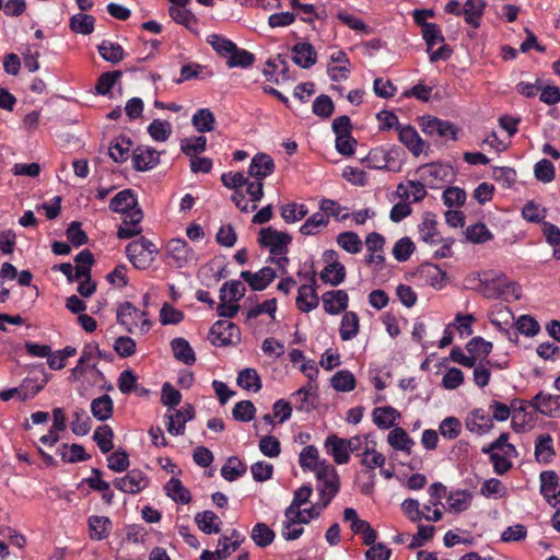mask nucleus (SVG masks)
Instances as JSON below:
<instances>
[{"instance_id": "nucleus-1", "label": "nucleus", "mask_w": 560, "mask_h": 560, "mask_svg": "<svg viewBox=\"0 0 560 560\" xmlns=\"http://www.w3.org/2000/svg\"><path fill=\"white\" fill-rule=\"evenodd\" d=\"M317 478L320 481L317 490L320 497L319 502L314 501V505L310 509H305L304 512L308 518L315 520L319 517L323 510H325L331 502V500L339 492V479L335 476L331 479L325 478V471H318Z\"/></svg>"}, {"instance_id": "nucleus-2", "label": "nucleus", "mask_w": 560, "mask_h": 560, "mask_svg": "<svg viewBox=\"0 0 560 560\" xmlns=\"http://www.w3.org/2000/svg\"><path fill=\"white\" fill-rule=\"evenodd\" d=\"M208 339L215 347L236 345L241 341V330L234 323L220 319L211 326Z\"/></svg>"}, {"instance_id": "nucleus-3", "label": "nucleus", "mask_w": 560, "mask_h": 560, "mask_svg": "<svg viewBox=\"0 0 560 560\" xmlns=\"http://www.w3.org/2000/svg\"><path fill=\"white\" fill-rule=\"evenodd\" d=\"M419 178L429 188L435 189L441 186L442 183L447 182L448 177L452 176V167L441 163H430L420 166L417 170Z\"/></svg>"}, {"instance_id": "nucleus-4", "label": "nucleus", "mask_w": 560, "mask_h": 560, "mask_svg": "<svg viewBox=\"0 0 560 560\" xmlns=\"http://www.w3.org/2000/svg\"><path fill=\"white\" fill-rule=\"evenodd\" d=\"M421 130L429 137L438 139L456 140L457 129L446 120L439 119L433 116H423L420 119Z\"/></svg>"}, {"instance_id": "nucleus-5", "label": "nucleus", "mask_w": 560, "mask_h": 560, "mask_svg": "<svg viewBox=\"0 0 560 560\" xmlns=\"http://www.w3.org/2000/svg\"><path fill=\"white\" fill-rule=\"evenodd\" d=\"M113 485L116 489L125 493L137 494L148 487L149 479L143 471L132 469L124 477L115 478Z\"/></svg>"}, {"instance_id": "nucleus-6", "label": "nucleus", "mask_w": 560, "mask_h": 560, "mask_svg": "<svg viewBox=\"0 0 560 560\" xmlns=\"http://www.w3.org/2000/svg\"><path fill=\"white\" fill-rule=\"evenodd\" d=\"M327 266L320 272V279L331 285L340 284L346 278V269L342 264L336 260V252L328 249L324 253Z\"/></svg>"}, {"instance_id": "nucleus-7", "label": "nucleus", "mask_w": 560, "mask_h": 560, "mask_svg": "<svg viewBox=\"0 0 560 560\" xmlns=\"http://www.w3.org/2000/svg\"><path fill=\"white\" fill-rule=\"evenodd\" d=\"M327 74L334 82L345 81L349 78L350 60L343 50L334 51L329 57Z\"/></svg>"}, {"instance_id": "nucleus-8", "label": "nucleus", "mask_w": 560, "mask_h": 560, "mask_svg": "<svg viewBox=\"0 0 560 560\" xmlns=\"http://www.w3.org/2000/svg\"><path fill=\"white\" fill-rule=\"evenodd\" d=\"M540 493L553 508L560 504L559 477L553 470L540 472Z\"/></svg>"}, {"instance_id": "nucleus-9", "label": "nucleus", "mask_w": 560, "mask_h": 560, "mask_svg": "<svg viewBox=\"0 0 560 560\" xmlns=\"http://www.w3.org/2000/svg\"><path fill=\"white\" fill-rule=\"evenodd\" d=\"M196 416L195 408L191 404H185L174 415H166L168 421L166 423L167 432L172 435H183L185 433L186 422L192 420Z\"/></svg>"}, {"instance_id": "nucleus-10", "label": "nucleus", "mask_w": 560, "mask_h": 560, "mask_svg": "<svg viewBox=\"0 0 560 560\" xmlns=\"http://www.w3.org/2000/svg\"><path fill=\"white\" fill-rule=\"evenodd\" d=\"M532 405L535 411L544 416L550 418L560 416V395H551L539 392L533 397Z\"/></svg>"}, {"instance_id": "nucleus-11", "label": "nucleus", "mask_w": 560, "mask_h": 560, "mask_svg": "<svg viewBox=\"0 0 560 560\" xmlns=\"http://www.w3.org/2000/svg\"><path fill=\"white\" fill-rule=\"evenodd\" d=\"M160 162V153L150 147H138L132 153V165L136 171L145 172Z\"/></svg>"}, {"instance_id": "nucleus-12", "label": "nucleus", "mask_w": 560, "mask_h": 560, "mask_svg": "<svg viewBox=\"0 0 560 560\" xmlns=\"http://www.w3.org/2000/svg\"><path fill=\"white\" fill-rule=\"evenodd\" d=\"M273 159L267 153H257L252 158L248 175L255 179L264 180L275 172Z\"/></svg>"}, {"instance_id": "nucleus-13", "label": "nucleus", "mask_w": 560, "mask_h": 560, "mask_svg": "<svg viewBox=\"0 0 560 560\" xmlns=\"http://www.w3.org/2000/svg\"><path fill=\"white\" fill-rule=\"evenodd\" d=\"M109 208L114 212L129 215L132 211L141 210L138 206V199L131 189H124L115 195L110 200Z\"/></svg>"}, {"instance_id": "nucleus-14", "label": "nucleus", "mask_w": 560, "mask_h": 560, "mask_svg": "<svg viewBox=\"0 0 560 560\" xmlns=\"http://www.w3.org/2000/svg\"><path fill=\"white\" fill-rule=\"evenodd\" d=\"M466 429L478 435L488 433L493 428L489 413L482 408L474 409L466 419Z\"/></svg>"}, {"instance_id": "nucleus-15", "label": "nucleus", "mask_w": 560, "mask_h": 560, "mask_svg": "<svg viewBox=\"0 0 560 560\" xmlns=\"http://www.w3.org/2000/svg\"><path fill=\"white\" fill-rule=\"evenodd\" d=\"M398 139L415 156H419L424 150V141L410 125L398 127Z\"/></svg>"}, {"instance_id": "nucleus-16", "label": "nucleus", "mask_w": 560, "mask_h": 560, "mask_svg": "<svg viewBox=\"0 0 560 560\" xmlns=\"http://www.w3.org/2000/svg\"><path fill=\"white\" fill-rule=\"evenodd\" d=\"M397 196L407 202H420L427 196L424 183L420 180H407L398 184L396 188Z\"/></svg>"}, {"instance_id": "nucleus-17", "label": "nucleus", "mask_w": 560, "mask_h": 560, "mask_svg": "<svg viewBox=\"0 0 560 560\" xmlns=\"http://www.w3.org/2000/svg\"><path fill=\"white\" fill-rule=\"evenodd\" d=\"M487 285H492L494 289L493 293H489L488 296L508 299L513 296L514 299L520 298V287L516 283L509 281L505 276L500 275L493 279L485 278Z\"/></svg>"}, {"instance_id": "nucleus-18", "label": "nucleus", "mask_w": 560, "mask_h": 560, "mask_svg": "<svg viewBox=\"0 0 560 560\" xmlns=\"http://www.w3.org/2000/svg\"><path fill=\"white\" fill-rule=\"evenodd\" d=\"M241 277L254 291L265 290L276 278V271L271 267H264L257 272L242 271Z\"/></svg>"}, {"instance_id": "nucleus-19", "label": "nucleus", "mask_w": 560, "mask_h": 560, "mask_svg": "<svg viewBox=\"0 0 560 560\" xmlns=\"http://www.w3.org/2000/svg\"><path fill=\"white\" fill-rule=\"evenodd\" d=\"M311 280L312 284H302L299 288L295 301L296 307L303 313H308L315 310L319 303V299L314 287L316 280L314 277Z\"/></svg>"}, {"instance_id": "nucleus-20", "label": "nucleus", "mask_w": 560, "mask_h": 560, "mask_svg": "<svg viewBox=\"0 0 560 560\" xmlns=\"http://www.w3.org/2000/svg\"><path fill=\"white\" fill-rule=\"evenodd\" d=\"M322 300L325 312L336 315L347 310L349 296L343 290H335L324 293Z\"/></svg>"}, {"instance_id": "nucleus-21", "label": "nucleus", "mask_w": 560, "mask_h": 560, "mask_svg": "<svg viewBox=\"0 0 560 560\" xmlns=\"http://www.w3.org/2000/svg\"><path fill=\"white\" fill-rule=\"evenodd\" d=\"M291 50L293 62L303 69H310L317 61V54L310 43H298Z\"/></svg>"}, {"instance_id": "nucleus-22", "label": "nucleus", "mask_w": 560, "mask_h": 560, "mask_svg": "<svg viewBox=\"0 0 560 560\" xmlns=\"http://www.w3.org/2000/svg\"><path fill=\"white\" fill-rule=\"evenodd\" d=\"M147 312L139 311L132 303L124 302L117 308V322L126 327L128 332H133L132 327L137 326V320L145 316Z\"/></svg>"}, {"instance_id": "nucleus-23", "label": "nucleus", "mask_w": 560, "mask_h": 560, "mask_svg": "<svg viewBox=\"0 0 560 560\" xmlns=\"http://www.w3.org/2000/svg\"><path fill=\"white\" fill-rule=\"evenodd\" d=\"M126 253L135 268L147 269L152 265L158 250L151 247H126Z\"/></svg>"}, {"instance_id": "nucleus-24", "label": "nucleus", "mask_w": 560, "mask_h": 560, "mask_svg": "<svg viewBox=\"0 0 560 560\" xmlns=\"http://www.w3.org/2000/svg\"><path fill=\"white\" fill-rule=\"evenodd\" d=\"M90 539L100 541L106 539L113 527V523L107 516L91 515L88 518Z\"/></svg>"}, {"instance_id": "nucleus-25", "label": "nucleus", "mask_w": 560, "mask_h": 560, "mask_svg": "<svg viewBox=\"0 0 560 560\" xmlns=\"http://www.w3.org/2000/svg\"><path fill=\"white\" fill-rule=\"evenodd\" d=\"M420 241L427 244H436L441 241L438 232V221L433 213L425 212L418 225Z\"/></svg>"}, {"instance_id": "nucleus-26", "label": "nucleus", "mask_w": 560, "mask_h": 560, "mask_svg": "<svg viewBox=\"0 0 560 560\" xmlns=\"http://www.w3.org/2000/svg\"><path fill=\"white\" fill-rule=\"evenodd\" d=\"M142 210L132 211L129 215H125L122 223L118 228L117 237L119 240H128L141 233L140 222L142 221Z\"/></svg>"}, {"instance_id": "nucleus-27", "label": "nucleus", "mask_w": 560, "mask_h": 560, "mask_svg": "<svg viewBox=\"0 0 560 560\" xmlns=\"http://www.w3.org/2000/svg\"><path fill=\"white\" fill-rule=\"evenodd\" d=\"M346 445V439L335 434L327 436L325 441L327 452L334 457L335 463L338 465L347 464L350 459V454Z\"/></svg>"}, {"instance_id": "nucleus-28", "label": "nucleus", "mask_w": 560, "mask_h": 560, "mask_svg": "<svg viewBox=\"0 0 560 560\" xmlns=\"http://www.w3.org/2000/svg\"><path fill=\"white\" fill-rule=\"evenodd\" d=\"M555 455L552 436L548 433L538 435L535 441V457L537 462L548 464Z\"/></svg>"}, {"instance_id": "nucleus-29", "label": "nucleus", "mask_w": 560, "mask_h": 560, "mask_svg": "<svg viewBox=\"0 0 560 560\" xmlns=\"http://www.w3.org/2000/svg\"><path fill=\"white\" fill-rule=\"evenodd\" d=\"M171 348L176 360L187 365H191L196 362L195 351L185 338H174L171 341Z\"/></svg>"}, {"instance_id": "nucleus-30", "label": "nucleus", "mask_w": 560, "mask_h": 560, "mask_svg": "<svg viewBox=\"0 0 560 560\" xmlns=\"http://www.w3.org/2000/svg\"><path fill=\"white\" fill-rule=\"evenodd\" d=\"M168 12L177 24L185 26L190 32L197 33L198 19L190 10L179 5H170Z\"/></svg>"}, {"instance_id": "nucleus-31", "label": "nucleus", "mask_w": 560, "mask_h": 560, "mask_svg": "<svg viewBox=\"0 0 560 560\" xmlns=\"http://www.w3.org/2000/svg\"><path fill=\"white\" fill-rule=\"evenodd\" d=\"M91 412L100 421H106L112 418L114 412V401L109 395L104 394L91 402Z\"/></svg>"}, {"instance_id": "nucleus-32", "label": "nucleus", "mask_w": 560, "mask_h": 560, "mask_svg": "<svg viewBox=\"0 0 560 560\" xmlns=\"http://www.w3.org/2000/svg\"><path fill=\"white\" fill-rule=\"evenodd\" d=\"M198 528L205 534H218L221 530V521L212 511L199 512L195 516Z\"/></svg>"}, {"instance_id": "nucleus-33", "label": "nucleus", "mask_w": 560, "mask_h": 560, "mask_svg": "<svg viewBox=\"0 0 560 560\" xmlns=\"http://www.w3.org/2000/svg\"><path fill=\"white\" fill-rule=\"evenodd\" d=\"M164 490L166 494L176 503L188 504L191 501L189 490L184 487L183 482L177 478H171L166 482Z\"/></svg>"}, {"instance_id": "nucleus-34", "label": "nucleus", "mask_w": 560, "mask_h": 560, "mask_svg": "<svg viewBox=\"0 0 560 560\" xmlns=\"http://www.w3.org/2000/svg\"><path fill=\"white\" fill-rule=\"evenodd\" d=\"M131 144V140L125 136L115 138L108 148L109 156L116 163H124L129 158Z\"/></svg>"}, {"instance_id": "nucleus-35", "label": "nucleus", "mask_w": 560, "mask_h": 560, "mask_svg": "<svg viewBox=\"0 0 560 560\" xmlns=\"http://www.w3.org/2000/svg\"><path fill=\"white\" fill-rule=\"evenodd\" d=\"M69 27L75 34L90 35L94 32L95 19L85 13H75L69 20Z\"/></svg>"}, {"instance_id": "nucleus-36", "label": "nucleus", "mask_w": 560, "mask_h": 560, "mask_svg": "<svg viewBox=\"0 0 560 560\" xmlns=\"http://www.w3.org/2000/svg\"><path fill=\"white\" fill-rule=\"evenodd\" d=\"M373 421L380 429H389L395 425L396 420L399 418L398 411L390 406L376 407L373 410Z\"/></svg>"}, {"instance_id": "nucleus-37", "label": "nucleus", "mask_w": 560, "mask_h": 560, "mask_svg": "<svg viewBox=\"0 0 560 560\" xmlns=\"http://www.w3.org/2000/svg\"><path fill=\"white\" fill-rule=\"evenodd\" d=\"M191 125L199 133L210 132L215 127V117L209 108H200L192 115Z\"/></svg>"}, {"instance_id": "nucleus-38", "label": "nucleus", "mask_w": 560, "mask_h": 560, "mask_svg": "<svg viewBox=\"0 0 560 560\" xmlns=\"http://www.w3.org/2000/svg\"><path fill=\"white\" fill-rule=\"evenodd\" d=\"M387 442L393 448L407 453H410L411 447L415 445V441L399 427L394 428L388 433Z\"/></svg>"}, {"instance_id": "nucleus-39", "label": "nucleus", "mask_w": 560, "mask_h": 560, "mask_svg": "<svg viewBox=\"0 0 560 560\" xmlns=\"http://www.w3.org/2000/svg\"><path fill=\"white\" fill-rule=\"evenodd\" d=\"M97 50L100 56L107 62L118 63L125 58V50L118 43L103 40Z\"/></svg>"}, {"instance_id": "nucleus-40", "label": "nucleus", "mask_w": 560, "mask_h": 560, "mask_svg": "<svg viewBox=\"0 0 560 560\" xmlns=\"http://www.w3.org/2000/svg\"><path fill=\"white\" fill-rule=\"evenodd\" d=\"M329 223V218L323 212L312 214L300 228L304 235H316L322 232Z\"/></svg>"}, {"instance_id": "nucleus-41", "label": "nucleus", "mask_w": 560, "mask_h": 560, "mask_svg": "<svg viewBox=\"0 0 560 560\" xmlns=\"http://www.w3.org/2000/svg\"><path fill=\"white\" fill-rule=\"evenodd\" d=\"M359 332V316L354 312H346L341 319L339 329L340 338L343 341L353 339Z\"/></svg>"}, {"instance_id": "nucleus-42", "label": "nucleus", "mask_w": 560, "mask_h": 560, "mask_svg": "<svg viewBox=\"0 0 560 560\" xmlns=\"http://www.w3.org/2000/svg\"><path fill=\"white\" fill-rule=\"evenodd\" d=\"M237 385L246 390H253L255 393L261 389V380L255 369L247 368L238 372Z\"/></svg>"}, {"instance_id": "nucleus-43", "label": "nucleus", "mask_w": 560, "mask_h": 560, "mask_svg": "<svg viewBox=\"0 0 560 560\" xmlns=\"http://www.w3.org/2000/svg\"><path fill=\"white\" fill-rule=\"evenodd\" d=\"M291 236L272 228L262 229L259 234V245H289Z\"/></svg>"}, {"instance_id": "nucleus-44", "label": "nucleus", "mask_w": 560, "mask_h": 560, "mask_svg": "<svg viewBox=\"0 0 560 560\" xmlns=\"http://www.w3.org/2000/svg\"><path fill=\"white\" fill-rule=\"evenodd\" d=\"M485 7L483 0H467L463 7L466 22L474 27H478Z\"/></svg>"}, {"instance_id": "nucleus-45", "label": "nucleus", "mask_w": 560, "mask_h": 560, "mask_svg": "<svg viewBox=\"0 0 560 560\" xmlns=\"http://www.w3.org/2000/svg\"><path fill=\"white\" fill-rule=\"evenodd\" d=\"M113 439L114 431L108 424L98 427L93 434V440L103 454H107L114 448Z\"/></svg>"}, {"instance_id": "nucleus-46", "label": "nucleus", "mask_w": 560, "mask_h": 560, "mask_svg": "<svg viewBox=\"0 0 560 560\" xmlns=\"http://www.w3.org/2000/svg\"><path fill=\"white\" fill-rule=\"evenodd\" d=\"M255 62V56L246 49L235 46V50L229 55L226 65L229 68H249Z\"/></svg>"}, {"instance_id": "nucleus-47", "label": "nucleus", "mask_w": 560, "mask_h": 560, "mask_svg": "<svg viewBox=\"0 0 560 560\" xmlns=\"http://www.w3.org/2000/svg\"><path fill=\"white\" fill-rule=\"evenodd\" d=\"M247 468L236 456L229 457L221 468L222 477L228 481H234L246 472Z\"/></svg>"}, {"instance_id": "nucleus-48", "label": "nucleus", "mask_w": 560, "mask_h": 560, "mask_svg": "<svg viewBox=\"0 0 560 560\" xmlns=\"http://www.w3.org/2000/svg\"><path fill=\"white\" fill-rule=\"evenodd\" d=\"M207 43L218 55L224 58H228L235 50L236 46L231 39L219 34H210L207 37Z\"/></svg>"}, {"instance_id": "nucleus-49", "label": "nucleus", "mask_w": 560, "mask_h": 560, "mask_svg": "<svg viewBox=\"0 0 560 560\" xmlns=\"http://www.w3.org/2000/svg\"><path fill=\"white\" fill-rule=\"evenodd\" d=\"M331 386L337 392H351L355 388V377L348 370L338 371L330 380Z\"/></svg>"}, {"instance_id": "nucleus-50", "label": "nucleus", "mask_w": 560, "mask_h": 560, "mask_svg": "<svg viewBox=\"0 0 560 560\" xmlns=\"http://www.w3.org/2000/svg\"><path fill=\"white\" fill-rule=\"evenodd\" d=\"M74 261L77 262L74 278L77 281L83 277H89L91 273V267L94 264V256L89 249L80 252Z\"/></svg>"}, {"instance_id": "nucleus-51", "label": "nucleus", "mask_w": 560, "mask_h": 560, "mask_svg": "<svg viewBox=\"0 0 560 560\" xmlns=\"http://www.w3.org/2000/svg\"><path fill=\"white\" fill-rule=\"evenodd\" d=\"M360 456L362 457L361 464L371 471V479L375 477V467L382 468L386 462V458L382 453L376 452L374 448L370 450L368 446Z\"/></svg>"}, {"instance_id": "nucleus-52", "label": "nucleus", "mask_w": 560, "mask_h": 560, "mask_svg": "<svg viewBox=\"0 0 560 560\" xmlns=\"http://www.w3.org/2000/svg\"><path fill=\"white\" fill-rule=\"evenodd\" d=\"M207 147V138L205 136H195L183 139L180 141L182 151L189 158L197 156L202 153Z\"/></svg>"}, {"instance_id": "nucleus-53", "label": "nucleus", "mask_w": 560, "mask_h": 560, "mask_svg": "<svg viewBox=\"0 0 560 560\" xmlns=\"http://www.w3.org/2000/svg\"><path fill=\"white\" fill-rule=\"evenodd\" d=\"M275 532L265 523H257L253 529L250 537L258 547H267L275 539Z\"/></svg>"}, {"instance_id": "nucleus-54", "label": "nucleus", "mask_w": 560, "mask_h": 560, "mask_svg": "<svg viewBox=\"0 0 560 560\" xmlns=\"http://www.w3.org/2000/svg\"><path fill=\"white\" fill-rule=\"evenodd\" d=\"M362 161L369 168L384 170L388 167L389 154L382 148H375Z\"/></svg>"}, {"instance_id": "nucleus-55", "label": "nucleus", "mask_w": 560, "mask_h": 560, "mask_svg": "<svg viewBox=\"0 0 560 560\" xmlns=\"http://www.w3.org/2000/svg\"><path fill=\"white\" fill-rule=\"evenodd\" d=\"M466 198V191L457 186L447 187L442 194L443 203L450 209L462 207Z\"/></svg>"}, {"instance_id": "nucleus-56", "label": "nucleus", "mask_w": 560, "mask_h": 560, "mask_svg": "<svg viewBox=\"0 0 560 560\" xmlns=\"http://www.w3.org/2000/svg\"><path fill=\"white\" fill-rule=\"evenodd\" d=\"M466 240L474 244H481L492 238V233L483 223H476L467 226L465 231Z\"/></svg>"}, {"instance_id": "nucleus-57", "label": "nucleus", "mask_w": 560, "mask_h": 560, "mask_svg": "<svg viewBox=\"0 0 560 560\" xmlns=\"http://www.w3.org/2000/svg\"><path fill=\"white\" fill-rule=\"evenodd\" d=\"M148 133L153 140L164 142L172 133V125L167 120L154 119L148 126Z\"/></svg>"}, {"instance_id": "nucleus-58", "label": "nucleus", "mask_w": 560, "mask_h": 560, "mask_svg": "<svg viewBox=\"0 0 560 560\" xmlns=\"http://www.w3.org/2000/svg\"><path fill=\"white\" fill-rule=\"evenodd\" d=\"M422 38L427 45V51H431L436 44L444 43V36L442 34L441 27L435 24H425L421 28Z\"/></svg>"}, {"instance_id": "nucleus-59", "label": "nucleus", "mask_w": 560, "mask_h": 560, "mask_svg": "<svg viewBox=\"0 0 560 560\" xmlns=\"http://www.w3.org/2000/svg\"><path fill=\"white\" fill-rule=\"evenodd\" d=\"M307 214L306 206L296 202H290L281 207V217L288 223L296 222Z\"/></svg>"}, {"instance_id": "nucleus-60", "label": "nucleus", "mask_w": 560, "mask_h": 560, "mask_svg": "<svg viewBox=\"0 0 560 560\" xmlns=\"http://www.w3.org/2000/svg\"><path fill=\"white\" fill-rule=\"evenodd\" d=\"M256 407L250 400H241L235 404L232 416L236 421L249 422L254 419Z\"/></svg>"}, {"instance_id": "nucleus-61", "label": "nucleus", "mask_w": 560, "mask_h": 560, "mask_svg": "<svg viewBox=\"0 0 560 560\" xmlns=\"http://www.w3.org/2000/svg\"><path fill=\"white\" fill-rule=\"evenodd\" d=\"M493 345L485 340L482 337H474L466 345V350L476 359L478 357H488L492 351Z\"/></svg>"}, {"instance_id": "nucleus-62", "label": "nucleus", "mask_w": 560, "mask_h": 560, "mask_svg": "<svg viewBox=\"0 0 560 560\" xmlns=\"http://www.w3.org/2000/svg\"><path fill=\"white\" fill-rule=\"evenodd\" d=\"M71 430L75 435H86L91 430V419L84 409H78L73 412Z\"/></svg>"}, {"instance_id": "nucleus-63", "label": "nucleus", "mask_w": 560, "mask_h": 560, "mask_svg": "<svg viewBox=\"0 0 560 560\" xmlns=\"http://www.w3.org/2000/svg\"><path fill=\"white\" fill-rule=\"evenodd\" d=\"M121 74L119 70L102 73L95 85L96 93L100 95L108 94Z\"/></svg>"}, {"instance_id": "nucleus-64", "label": "nucleus", "mask_w": 560, "mask_h": 560, "mask_svg": "<svg viewBox=\"0 0 560 560\" xmlns=\"http://www.w3.org/2000/svg\"><path fill=\"white\" fill-rule=\"evenodd\" d=\"M534 175L537 180L547 184L555 179L556 170L549 160L541 159L534 166Z\"/></svg>"}]
</instances>
